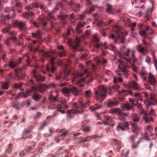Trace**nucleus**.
<instances>
[{
	"label": "nucleus",
	"instance_id": "nucleus-39",
	"mask_svg": "<svg viewBox=\"0 0 157 157\" xmlns=\"http://www.w3.org/2000/svg\"><path fill=\"white\" fill-rule=\"evenodd\" d=\"M124 109H126L127 110H129L132 109V105H130L128 104H124L123 106Z\"/></svg>",
	"mask_w": 157,
	"mask_h": 157
},
{
	"label": "nucleus",
	"instance_id": "nucleus-9",
	"mask_svg": "<svg viewBox=\"0 0 157 157\" xmlns=\"http://www.w3.org/2000/svg\"><path fill=\"white\" fill-rule=\"evenodd\" d=\"M13 25L14 27L18 26L21 31H25L29 29L27 27L26 24L23 21L16 20L13 21Z\"/></svg>",
	"mask_w": 157,
	"mask_h": 157
},
{
	"label": "nucleus",
	"instance_id": "nucleus-18",
	"mask_svg": "<svg viewBox=\"0 0 157 157\" xmlns=\"http://www.w3.org/2000/svg\"><path fill=\"white\" fill-rule=\"evenodd\" d=\"M128 86L129 88H131L134 90H138L140 88L137 84L135 82H130L128 83Z\"/></svg>",
	"mask_w": 157,
	"mask_h": 157
},
{
	"label": "nucleus",
	"instance_id": "nucleus-55",
	"mask_svg": "<svg viewBox=\"0 0 157 157\" xmlns=\"http://www.w3.org/2000/svg\"><path fill=\"white\" fill-rule=\"evenodd\" d=\"M100 108V106L99 105H96L95 107H94L93 106H90L89 107V108L90 109L91 111H93L94 110H96L99 109Z\"/></svg>",
	"mask_w": 157,
	"mask_h": 157
},
{
	"label": "nucleus",
	"instance_id": "nucleus-10",
	"mask_svg": "<svg viewBox=\"0 0 157 157\" xmlns=\"http://www.w3.org/2000/svg\"><path fill=\"white\" fill-rule=\"evenodd\" d=\"M124 117H121V120L122 121L119 122V124L117 126V130L118 131L121 130L124 131L125 129H127L128 128V123L127 122L123 121V120H124Z\"/></svg>",
	"mask_w": 157,
	"mask_h": 157
},
{
	"label": "nucleus",
	"instance_id": "nucleus-60",
	"mask_svg": "<svg viewBox=\"0 0 157 157\" xmlns=\"http://www.w3.org/2000/svg\"><path fill=\"white\" fill-rule=\"evenodd\" d=\"M140 142V141H138L137 143L133 142L132 144V147L134 148H136L137 147V145Z\"/></svg>",
	"mask_w": 157,
	"mask_h": 157
},
{
	"label": "nucleus",
	"instance_id": "nucleus-42",
	"mask_svg": "<svg viewBox=\"0 0 157 157\" xmlns=\"http://www.w3.org/2000/svg\"><path fill=\"white\" fill-rule=\"evenodd\" d=\"M148 114L150 116L152 115L153 117H155L156 116L155 110L152 109H151V110L149 111V113H148Z\"/></svg>",
	"mask_w": 157,
	"mask_h": 157
},
{
	"label": "nucleus",
	"instance_id": "nucleus-7",
	"mask_svg": "<svg viewBox=\"0 0 157 157\" xmlns=\"http://www.w3.org/2000/svg\"><path fill=\"white\" fill-rule=\"evenodd\" d=\"M119 63L118 67L120 70L122 72L125 73V74L124 75V76L127 77L128 76V69L129 68V66L126 63L122 60H119Z\"/></svg>",
	"mask_w": 157,
	"mask_h": 157
},
{
	"label": "nucleus",
	"instance_id": "nucleus-29",
	"mask_svg": "<svg viewBox=\"0 0 157 157\" xmlns=\"http://www.w3.org/2000/svg\"><path fill=\"white\" fill-rule=\"evenodd\" d=\"M35 14L34 13L30 12V13H26L24 14V16L27 19H29L34 16Z\"/></svg>",
	"mask_w": 157,
	"mask_h": 157
},
{
	"label": "nucleus",
	"instance_id": "nucleus-50",
	"mask_svg": "<svg viewBox=\"0 0 157 157\" xmlns=\"http://www.w3.org/2000/svg\"><path fill=\"white\" fill-rule=\"evenodd\" d=\"M5 11L6 12H9L11 11H12L13 13H14V9L13 7H6L5 9Z\"/></svg>",
	"mask_w": 157,
	"mask_h": 157
},
{
	"label": "nucleus",
	"instance_id": "nucleus-43",
	"mask_svg": "<svg viewBox=\"0 0 157 157\" xmlns=\"http://www.w3.org/2000/svg\"><path fill=\"white\" fill-rule=\"evenodd\" d=\"M32 35L35 37L40 38V37L41 33L39 31L36 32L34 33H32Z\"/></svg>",
	"mask_w": 157,
	"mask_h": 157
},
{
	"label": "nucleus",
	"instance_id": "nucleus-19",
	"mask_svg": "<svg viewBox=\"0 0 157 157\" xmlns=\"http://www.w3.org/2000/svg\"><path fill=\"white\" fill-rule=\"evenodd\" d=\"M131 125L133 128V132H139L141 131V129L137 127L136 123L132 122L131 123Z\"/></svg>",
	"mask_w": 157,
	"mask_h": 157
},
{
	"label": "nucleus",
	"instance_id": "nucleus-27",
	"mask_svg": "<svg viewBox=\"0 0 157 157\" xmlns=\"http://www.w3.org/2000/svg\"><path fill=\"white\" fill-rule=\"evenodd\" d=\"M145 29H142L139 32L140 34L144 36H145L146 33V32L148 31L149 29V27L148 25H146L145 27Z\"/></svg>",
	"mask_w": 157,
	"mask_h": 157
},
{
	"label": "nucleus",
	"instance_id": "nucleus-34",
	"mask_svg": "<svg viewBox=\"0 0 157 157\" xmlns=\"http://www.w3.org/2000/svg\"><path fill=\"white\" fill-rule=\"evenodd\" d=\"M85 96L86 98H90L92 96V92L91 90H86L84 93Z\"/></svg>",
	"mask_w": 157,
	"mask_h": 157
},
{
	"label": "nucleus",
	"instance_id": "nucleus-46",
	"mask_svg": "<svg viewBox=\"0 0 157 157\" xmlns=\"http://www.w3.org/2000/svg\"><path fill=\"white\" fill-rule=\"evenodd\" d=\"M17 75H15V77H14L12 75H7L6 76V78L7 79L9 80L13 79V80H15L17 79L16 76Z\"/></svg>",
	"mask_w": 157,
	"mask_h": 157
},
{
	"label": "nucleus",
	"instance_id": "nucleus-56",
	"mask_svg": "<svg viewBox=\"0 0 157 157\" xmlns=\"http://www.w3.org/2000/svg\"><path fill=\"white\" fill-rule=\"evenodd\" d=\"M31 132L30 130L29 129H25L24 131V134L23 135V136L22 137V138L24 139H25L26 137L24 136L25 135L26 133H29Z\"/></svg>",
	"mask_w": 157,
	"mask_h": 157
},
{
	"label": "nucleus",
	"instance_id": "nucleus-15",
	"mask_svg": "<svg viewBox=\"0 0 157 157\" xmlns=\"http://www.w3.org/2000/svg\"><path fill=\"white\" fill-rule=\"evenodd\" d=\"M68 4L71 6L75 7V10L76 12L79 11L81 6L80 5L78 4H75L74 1L73 0H71L70 2H68Z\"/></svg>",
	"mask_w": 157,
	"mask_h": 157
},
{
	"label": "nucleus",
	"instance_id": "nucleus-3",
	"mask_svg": "<svg viewBox=\"0 0 157 157\" xmlns=\"http://www.w3.org/2000/svg\"><path fill=\"white\" fill-rule=\"evenodd\" d=\"M88 72V69H82L80 72H78L75 74L72 82L73 84H78L79 83L82 81L85 82H86L90 83L93 80V78L91 77L84 78H80L82 77L83 75V73L86 74Z\"/></svg>",
	"mask_w": 157,
	"mask_h": 157
},
{
	"label": "nucleus",
	"instance_id": "nucleus-14",
	"mask_svg": "<svg viewBox=\"0 0 157 157\" xmlns=\"http://www.w3.org/2000/svg\"><path fill=\"white\" fill-rule=\"evenodd\" d=\"M22 58L20 57L19 58V60L18 61L10 60L9 62L7 65L11 68H14L17 64L21 63V61L22 60Z\"/></svg>",
	"mask_w": 157,
	"mask_h": 157
},
{
	"label": "nucleus",
	"instance_id": "nucleus-4",
	"mask_svg": "<svg viewBox=\"0 0 157 157\" xmlns=\"http://www.w3.org/2000/svg\"><path fill=\"white\" fill-rule=\"evenodd\" d=\"M130 53V49H127L126 52L124 53L123 56H122L120 52H117V55L119 57H121L123 59H124L127 62H128L131 65H132V68L133 70L135 72H137L138 67L136 66L133 65V64L135 62H137V59L135 56V52L133 51L132 54L131 59H130L129 57Z\"/></svg>",
	"mask_w": 157,
	"mask_h": 157
},
{
	"label": "nucleus",
	"instance_id": "nucleus-33",
	"mask_svg": "<svg viewBox=\"0 0 157 157\" xmlns=\"http://www.w3.org/2000/svg\"><path fill=\"white\" fill-rule=\"evenodd\" d=\"M12 26L10 24L7 25H6V27L4 28L2 30V32L5 33H8L9 30L12 27Z\"/></svg>",
	"mask_w": 157,
	"mask_h": 157
},
{
	"label": "nucleus",
	"instance_id": "nucleus-57",
	"mask_svg": "<svg viewBox=\"0 0 157 157\" xmlns=\"http://www.w3.org/2000/svg\"><path fill=\"white\" fill-rule=\"evenodd\" d=\"M120 87L118 85L117 86L114 85L113 86H112L110 88V91H113V90H116L117 89Z\"/></svg>",
	"mask_w": 157,
	"mask_h": 157
},
{
	"label": "nucleus",
	"instance_id": "nucleus-48",
	"mask_svg": "<svg viewBox=\"0 0 157 157\" xmlns=\"http://www.w3.org/2000/svg\"><path fill=\"white\" fill-rule=\"evenodd\" d=\"M22 58H24L26 60L27 62L28 63H29L30 59H29V56L28 53H26L25 55L23 56Z\"/></svg>",
	"mask_w": 157,
	"mask_h": 157
},
{
	"label": "nucleus",
	"instance_id": "nucleus-21",
	"mask_svg": "<svg viewBox=\"0 0 157 157\" xmlns=\"http://www.w3.org/2000/svg\"><path fill=\"white\" fill-rule=\"evenodd\" d=\"M80 40L78 37H77L75 39L74 41V44H73V49L74 50H77V48L79 46V44L80 42Z\"/></svg>",
	"mask_w": 157,
	"mask_h": 157
},
{
	"label": "nucleus",
	"instance_id": "nucleus-44",
	"mask_svg": "<svg viewBox=\"0 0 157 157\" xmlns=\"http://www.w3.org/2000/svg\"><path fill=\"white\" fill-rule=\"evenodd\" d=\"M100 40L99 39L98 36L97 34H94L93 38L92 39V42H98Z\"/></svg>",
	"mask_w": 157,
	"mask_h": 157
},
{
	"label": "nucleus",
	"instance_id": "nucleus-11",
	"mask_svg": "<svg viewBox=\"0 0 157 157\" xmlns=\"http://www.w3.org/2000/svg\"><path fill=\"white\" fill-rule=\"evenodd\" d=\"M141 114H143L144 115L143 119L146 123H148L153 122L154 119L152 117L149 115L148 114V113L145 111H141Z\"/></svg>",
	"mask_w": 157,
	"mask_h": 157
},
{
	"label": "nucleus",
	"instance_id": "nucleus-61",
	"mask_svg": "<svg viewBox=\"0 0 157 157\" xmlns=\"http://www.w3.org/2000/svg\"><path fill=\"white\" fill-rule=\"evenodd\" d=\"M147 129L149 131L150 133L152 132L153 129L151 126L149 125H147Z\"/></svg>",
	"mask_w": 157,
	"mask_h": 157
},
{
	"label": "nucleus",
	"instance_id": "nucleus-1",
	"mask_svg": "<svg viewBox=\"0 0 157 157\" xmlns=\"http://www.w3.org/2000/svg\"><path fill=\"white\" fill-rule=\"evenodd\" d=\"M58 48L61 51H59L57 53L52 51L46 52L43 50H39L38 47L34 49L37 52H40V55L43 57H46L48 60H49L50 64L48 65L46 68L47 71L48 72H53L56 71V68L54 66L55 63L54 61L57 55H59L61 57H64L66 56L64 50L63 46H58Z\"/></svg>",
	"mask_w": 157,
	"mask_h": 157
},
{
	"label": "nucleus",
	"instance_id": "nucleus-16",
	"mask_svg": "<svg viewBox=\"0 0 157 157\" xmlns=\"http://www.w3.org/2000/svg\"><path fill=\"white\" fill-rule=\"evenodd\" d=\"M148 82L154 86L156 83V81L153 75L151 73H150L148 77Z\"/></svg>",
	"mask_w": 157,
	"mask_h": 157
},
{
	"label": "nucleus",
	"instance_id": "nucleus-20",
	"mask_svg": "<svg viewBox=\"0 0 157 157\" xmlns=\"http://www.w3.org/2000/svg\"><path fill=\"white\" fill-rule=\"evenodd\" d=\"M71 30L72 29H68L67 31V36L64 37L65 40L66 41V42L68 44H71L72 42V40L70 39L69 37L68 36L70 35Z\"/></svg>",
	"mask_w": 157,
	"mask_h": 157
},
{
	"label": "nucleus",
	"instance_id": "nucleus-5",
	"mask_svg": "<svg viewBox=\"0 0 157 157\" xmlns=\"http://www.w3.org/2000/svg\"><path fill=\"white\" fill-rule=\"evenodd\" d=\"M113 30V33L110 34L109 36L110 38L112 39L116 42H117V40L120 38L121 36L122 39H124V38L122 36L124 30L120 24L118 23L115 25Z\"/></svg>",
	"mask_w": 157,
	"mask_h": 157
},
{
	"label": "nucleus",
	"instance_id": "nucleus-22",
	"mask_svg": "<svg viewBox=\"0 0 157 157\" xmlns=\"http://www.w3.org/2000/svg\"><path fill=\"white\" fill-rule=\"evenodd\" d=\"M85 24L82 25L80 23H79L77 25L76 27V30L77 33L80 34L82 32L81 28L85 26Z\"/></svg>",
	"mask_w": 157,
	"mask_h": 157
},
{
	"label": "nucleus",
	"instance_id": "nucleus-51",
	"mask_svg": "<svg viewBox=\"0 0 157 157\" xmlns=\"http://www.w3.org/2000/svg\"><path fill=\"white\" fill-rule=\"evenodd\" d=\"M17 37L15 36H13L11 37L10 39H7V41L5 42V43L9 45V43H7L8 41H10L11 40L12 41H13L14 42H16L17 40Z\"/></svg>",
	"mask_w": 157,
	"mask_h": 157
},
{
	"label": "nucleus",
	"instance_id": "nucleus-40",
	"mask_svg": "<svg viewBox=\"0 0 157 157\" xmlns=\"http://www.w3.org/2000/svg\"><path fill=\"white\" fill-rule=\"evenodd\" d=\"M67 17V16H66V15L65 14H60L59 16V18L60 19V20H62V22H63L64 24H65L66 22V20L65 19Z\"/></svg>",
	"mask_w": 157,
	"mask_h": 157
},
{
	"label": "nucleus",
	"instance_id": "nucleus-38",
	"mask_svg": "<svg viewBox=\"0 0 157 157\" xmlns=\"http://www.w3.org/2000/svg\"><path fill=\"white\" fill-rule=\"evenodd\" d=\"M33 99L36 101H38L41 98V96L39 95L37 93H35L33 96Z\"/></svg>",
	"mask_w": 157,
	"mask_h": 157
},
{
	"label": "nucleus",
	"instance_id": "nucleus-28",
	"mask_svg": "<svg viewBox=\"0 0 157 157\" xmlns=\"http://www.w3.org/2000/svg\"><path fill=\"white\" fill-rule=\"evenodd\" d=\"M1 85L2 89L4 90L8 89L9 86V83L8 82H2Z\"/></svg>",
	"mask_w": 157,
	"mask_h": 157
},
{
	"label": "nucleus",
	"instance_id": "nucleus-6",
	"mask_svg": "<svg viewBox=\"0 0 157 157\" xmlns=\"http://www.w3.org/2000/svg\"><path fill=\"white\" fill-rule=\"evenodd\" d=\"M107 92L106 88L103 85H100L94 91L95 98L97 100H104L106 96Z\"/></svg>",
	"mask_w": 157,
	"mask_h": 157
},
{
	"label": "nucleus",
	"instance_id": "nucleus-32",
	"mask_svg": "<svg viewBox=\"0 0 157 157\" xmlns=\"http://www.w3.org/2000/svg\"><path fill=\"white\" fill-rule=\"evenodd\" d=\"M140 120V117L136 114H133L132 115V121L133 122L136 123L138 122Z\"/></svg>",
	"mask_w": 157,
	"mask_h": 157
},
{
	"label": "nucleus",
	"instance_id": "nucleus-24",
	"mask_svg": "<svg viewBox=\"0 0 157 157\" xmlns=\"http://www.w3.org/2000/svg\"><path fill=\"white\" fill-rule=\"evenodd\" d=\"M108 7L107 9V11L110 14H114L116 11V10L113 8V7L110 5H108Z\"/></svg>",
	"mask_w": 157,
	"mask_h": 157
},
{
	"label": "nucleus",
	"instance_id": "nucleus-59",
	"mask_svg": "<svg viewBox=\"0 0 157 157\" xmlns=\"http://www.w3.org/2000/svg\"><path fill=\"white\" fill-rule=\"evenodd\" d=\"M31 89L33 91H34L35 92H37L39 90L38 87L35 86H32Z\"/></svg>",
	"mask_w": 157,
	"mask_h": 157
},
{
	"label": "nucleus",
	"instance_id": "nucleus-36",
	"mask_svg": "<svg viewBox=\"0 0 157 157\" xmlns=\"http://www.w3.org/2000/svg\"><path fill=\"white\" fill-rule=\"evenodd\" d=\"M138 50L140 52L144 54L147 52L146 49L142 46L141 45H139L138 47Z\"/></svg>",
	"mask_w": 157,
	"mask_h": 157
},
{
	"label": "nucleus",
	"instance_id": "nucleus-54",
	"mask_svg": "<svg viewBox=\"0 0 157 157\" xmlns=\"http://www.w3.org/2000/svg\"><path fill=\"white\" fill-rule=\"evenodd\" d=\"M129 100L132 104L135 105H136L138 104V101L137 100H134L132 98H129Z\"/></svg>",
	"mask_w": 157,
	"mask_h": 157
},
{
	"label": "nucleus",
	"instance_id": "nucleus-41",
	"mask_svg": "<svg viewBox=\"0 0 157 157\" xmlns=\"http://www.w3.org/2000/svg\"><path fill=\"white\" fill-rule=\"evenodd\" d=\"M92 139L91 137L90 136H88L86 138H84L83 139L82 138L80 139L79 142H78L79 143H81L82 142H84L86 141H90Z\"/></svg>",
	"mask_w": 157,
	"mask_h": 157
},
{
	"label": "nucleus",
	"instance_id": "nucleus-63",
	"mask_svg": "<svg viewBox=\"0 0 157 157\" xmlns=\"http://www.w3.org/2000/svg\"><path fill=\"white\" fill-rule=\"evenodd\" d=\"M62 74H59V75H56V79L57 80H59L61 78H62Z\"/></svg>",
	"mask_w": 157,
	"mask_h": 157
},
{
	"label": "nucleus",
	"instance_id": "nucleus-52",
	"mask_svg": "<svg viewBox=\"0 0 157 157\" xmlns=\"http://www.w3.org/2000/svg\"><path fill=\"white\" fill-rule=\"evenodd\" d=\"M146 73L145 71H142L140 73V75L143 78L144 80H146L147 79V77L145 76Z\"/></svg>",
	"mask_w": 157,
	"mask_h": 157
},
{
	"label": "nucleus",
	"instance_id": "nucleus-31",
	"mask_svg": "<svg viewBox=\"0 0 157 157\" xmlns=\"http://www.w3.org/2000/svg\"><path fill=\"white\" fill-rule=\"evenodd\" d=\"M15 16V14H13L12 16H10L9 15V16L7 15L2 16V18L3 19L2 21V23H3L4 21L9 20L10 17H14Z\"/></svg>",
	"mask_w": 157,
	"mask_h": 157
},
{
	"label": "nucleus",
	"instance_id": "nucleus-8",
	"mask_svg": "<svg viewBox=\"0 0 157 157\" xmlns=\"http://www.w3.org/2000/svg\"><path fill=\"white\" fill-rule=\"evenodd\" d=\"M62 92L64 95H66L72 92L75 96L78 95L80 93V91L75 87H72L70 88H63Z\"/></svg>",
	"mask_w": 157,
	"mask_h": 157
},
{
	"label": "nucleus",
	"instance_id": "nucleus-62",
	"mask_svg": "<svg viewBox=\"0 0 157 157\" xmlns=\"http://www.w3.org/2000/svg\"><path fill=\"white\" fill-rule=\"evenodd\" d=\"M24 92H21L19 93L17 95V98H20L22 97H24Z\"/></svg>",
	"mask_w": 157,
	"mask_h": 157
},
{
	"label": "nucleus",
	"instance_id": "nucleus-13",
	"mask_svg": "<svg viewBox=\"0 0 157 157\" xmlns=\"http://www.w3.org/2000/svg\"><path fill=\"white\" fill-rule=\"evenodd\" d=\"M33 76L36 80L38 82H43L45 80V77H41L40 74L37 73V71H33Z\"/></svg>",
	"mask_w": 157,
	"mask_h": 157
},
{
	"label": "nucleus",
	"instance_id": "nucleus-17",
	"mask_svg": "<svg viewBox=\"0 0 157 157\" xmlns=\"http://www.w3.org/2000/svg\"><path fill=\"white\" fill-rule=\"evenodd\" d=\"M118 74L120 77H114L113 80L114 83L115 84H117L118 83L120 84L123 83V79L121 77L122 75V74L119 73H118Z\"/></svg>",
	"mask_w": 157,
	"mask_h": 157
},
{
	"label": "nucleus",
	"instance_id": "nucleus-2",
	"mask_svg": "<svg viewBox=\"0 0 157 157\" xmlns=\"http://www.w3.org/2000/svg\"><path fill=\"white\" fill-rule=\"evenodd\" d=\"M90 102V100H87L85 103H84L83 99L82 98H80L78 100L79 105L78 106V104L76 103L73 104V107L75 109H71L67 112V118H71L73 117L75 114L82 113L83 112V110L89 105V104Z\"/></svg>",
	"mask_w": 157,
	"mask_h": 157
},
{
	"label": "nucleus",
	"instance_id": "nucleus-30",
	"mask_svg": "<svg viewBox=\"0 0 157 157\" xmlns=\"http://www.w3.org/2000/svg\"><path fill=\"white\" fill-rule=\"evenodd\" d=\"M40 5L39 3L37 4L35 3L33 5H31L26 6L25 8L26 10H30L33 9V8H37Z\"/></svg>",
	"mask_w": 157,
	"mask_h": 157
},
{
	"label": "nucleus",
	"instance_id": "nucleus-64",
	"mask_svg": "<svg viewBox=\"0 0 157 157\" xmlns=\"http://www.w3.org/2000/svg\"><path fill=\"white\" fill-rule=\"evenodd\" d=\"M30 94V91L27 90L25 92H24V97L25 98L27 97Z\"/></svg>",
	"mask_w": 157,
	"mask_h": 157
},
{
	"label": "nucleus",
	"instance_id": "nucleus-37",
	"mask_svg": "<svg viewBox=\"0 0 157 157\" xmlns=\"http://www.w3.org/2000/svg\"><path fill=\"white\" fill-rule=\"evenodd\" d=\"M13 4L16 6L19 7H21L22 6L21 3L20 2V0H13Z\"/></svg>",
	"mask_w": 157,
	"mask_h": 157
},
{
	"label": "nucleus",
	"instance_id": "nucleus-25",
	"mask_svg": "<svg viewBox=\"0 0 157 157\" xmlns=\"http://www.w3.org/2000/svg\"><path fill=\"white\" fill-rule=\"evenodd\" d=\"M97 64L99 65L100 64H105L107 63V61L106 59H103L102 61L101 59L99 57H97L95 59Z\"/></svg>",
	"mask_w": 157,
	"mask_h": 157
},
{
	"label": "nucleus",
	"instance_id": "nucleus-49",
	"mask_svg": "<svg viewBox=\"0 0 157 157\" xmlns=\"http://www.w3.org/2000/svg\"><path fill=\"white\" fill-rule=\"evenodd\" d=\"M135 97L136 98V99L137 100H142V96L140 93H136L135 94Z\"/></svg>",
	"mask_w": 157,
	"mask_h": 157
},
{
	"label": "nucleus",
	"instance_id": "nucleus-45",
	"mask_svg": "<svg viewBox=\"0 0 157 157\" xmlns=\"http://www.w3.org/2000/svg\"><path fill=\"white\" fill-rule=\"evenodd\" d=\"M68 132L65 129L62 130L61 131V135H62V140L63 139V137L67 135Z\"/></svg>",
	"mask_w": 157,
	"mask_h": 157
},
{
	"label": "nucleus",
	"instance_id": "nucleus-26",
	"mask_svg": "<svg viewBox=\"0 0 157 157\" xmlns=\"http://www.w3.org/2000/svg\"><path fill=\"white\" fill-rule=\"evenodd\" d=\"M118 102L115 100H109L107 104L108 107H113L115 105H117Z\"/></svg>",
	"mask_w": 157,
	"mask_h": 157
},
{
	"label": "nucleus",
	"instance_id": "nucleus-53",
	"mask_svg": "<svg viewBox=\"0 0 157 157\" xmlns=\"http://www.w3.org/2000/svg\"><path fill=\"white\" fill-rule=\"evenodd\" d=\"M142 137L143 139L148 141L149 140V136L148 134L146 133H144L142 135Z\"/></svg>",
	"mask_w": 157,
	"mask_h": 157
},
{
	"label": "nucleus",
	"instance_id": "nucleus-58",
	"mask_svg": "<svg viewBox=\"0 0 157 157\" xmlns=\"http://www.w3.org/2000/svg\"><path fill=\"white\" fill-rule=\"evenodd\" d=\"M50 98L52 101L55 102L58 99V96H56L54 97L53 96H51Z\"/></svg>",
	"mask_w": 157,
	"mask_h": 157
},
{
	"label": "nucleus",
	"instance_id": "nucleus-12",
	"mask_svg": "<svg viewBox=\"0 0 157 157\" xmlns=\"http://www.w3.org/2000/svg\"><path fill=\"white\" fill-rule=\"evenodd\" d=\"M110 113H114L118 114L120 118L123 117L125 116L124 114L122 113V110L119 108L112 109L109 110Z\"/></svg>",
	"mask_w": 157,
	"mask_h": 157
},
{
	"label": "nucleus",
	"instance_id": "nucleus-23",
	"mask_svg": "<svg viewBox=\"0 0 157 157\" xmlns=\"http://www.w3.org/2000/svg\"><path fill=\"white\" fill-rule=\"evenodd\" d=\"M66 102V100L62 101L61 103L57 106V109L67 108L68 106L67 105Z\"/></svg>",
	"mask_w": 157,
	"mask_h": 157
},
{
	"label": "nucleus",
	"instance_id": "nucleus-35",
	"mask_svg": "<svg viewBox=\"0 0 157 157\" xmlns=\"http://www.w3.org/2000/svg\"><path fill=\"white\" fill-rule=\"evenodd\" d=\"M66 67H67V66H66ZM70 73V71L68 70L67 67H66L64 69V73L63 74L64 76L63 79L66 80V77L68 76V75Z\"/></svg>",
	"mask_w": 157,
	"mask_h": 157
},
{
	"label": "nucleus",
	"instance_id": "nucleus-47",
	"mask_svg": "<svg viewBox=\"0 0 157 157\" xmlns=\"http://www.w3.org/2000/svg\"><path fill=\"white\" fill-rule=\"evenodd\" d=\"M154 9V6L153 5L151 8H149L146 12V14L147 16H149V13L152 12Z\"/></svg>",
	"mask_w": 157,
	"mask_h": 157
}]
</instances>
